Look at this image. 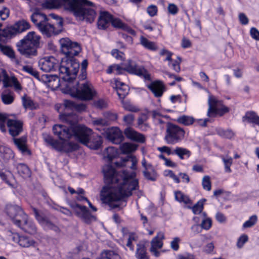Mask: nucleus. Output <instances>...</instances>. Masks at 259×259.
<instances>
[{
    "instance_id": "28",
    "label": "nucleus",
    "mask_w": 259,
    "mask_h": 259,
    "mask_svg": "<svg viewBox=\"0 0 259 259\" xmlns=\"http://www.w3.org/2000/svg\"><path fill=\"white\" fill-rule=\"evenodd\" d=\"M22 103L23 107L27 109L31 110H36L39 108V104L34 102L30 97L26 94H24L22 97Z\"/></svg>"
},
{
    "instance_id": "29",
    "label": "nucleus",
    "mask_w": 259,
    "mask_h": 259,
    "mask_svg": "<svg viewBox=\"0 0 259 259\" xmlns=\"http://www.w3.org/2000/svg\"><path fill=\"white\" fill-rule=\"evenodd\" d=\"M242 121L259 126V116L253 111H247L242 117Z\"/></svg>"
},
{
    "instance_id": "46",
    "label": "nucleus",
    "mask_w": 259,
    "mask_h": 259,
    "mask_svg": "<svg viewBox=\"0 0 259 259\" xmlns=\"http://www.w3.org/2000/svg\"><path fill=\"white\" fill-rule=\"evenodd\" d=\"M1 99L5 105H10L14 102L15 97L14 94L11 92L3 93L1 95Z\"/></svg>"
},
{
    "instance_id": "32",
    "label": "nucleus",
    "mask_w": 259,
    "mask_h": 259,
    "mask_svg": "<svg viewBox=\"0 0 259 259\" xmlns=\"http://www.w3.org/2000/svg\"><path fill=\"white\" fill-rule=\"evenodd\" d=\"M13 240L17 242L20 246L23 247H29L33 245L35 243L33 240H30L28 237L23 236H21L18 234H16L13 237Z\"/></svg>"
},
{
    "instance_id": "1",
    "label": "nucleus",
    "mask_w": 259,
    "mask_h": 259,
    "mask_svg": "<svg viewBox=\"0 0 259 259\" xmlns=\"http://www.w3.org/2000/svg\"><path fill=\"white\" fill-rule=\"evenodd\" d=\"M122 182L118 183L116 187L104 186L100 192L101 200L112 209L118 208L119 204L114 202L121 201L133 195V191L139 188V180L136 179V172L129 173L126 170L122 171Z\"/></svg>"
},
{
    "instance_id": "55",
    "label": "nucleus",
    "mask_w": 259,
    "mask_h": 259,
    "mask_svg": "<svg viewBox=\"0 0 259 259\" xmlns=\"http://www.w3.org/2000/svg\"><path fill=\"white\" fill-rule=\"evenodd\" d=\"M143 175L145 178L148 180L155 181L156 180V174L155 170L153 169L152 172H150L148 169H145L143 171Z\"/></svg>"
},
{
    "instance_id": "5",
    "label": "nucleus",
    "mask_w": 259,
    "mask_h": 259,
    "mask_svg": "<svg viewBox=\"0 0 259 259\" xmlns=\"http://www.w3.org/2000/svg\"><path fill=\"white\" fill-rule=\"evenodd\" d=\"M51 16L57 21L56 24L49 23L47 16L40 13L38 10L35 11L31 16V21L37 26L41 33L48 37L58 35L63 29V19L54 14H51Z\"/></svg>"
},
{
    "instance_id": "35",
    "label": "nucleus",
    "mask_w": 259,
    "mask_h": 259,
    "mask_svg": "<svg viewBox=\"0 0 259 259\" xmlns=\"http://www.w3.org/2000/svg\"><path fill=\"white\" fill-rule=\"evenodd\" d=\"M164 239V234L162 232L157 233L156 236L154 237L151 242V247L154 248L160 249L162 247L163 243L162 240Z\"/></svg>"
},
{
    "instance_id": "48",
    "label": "nucleus",
    "mask_w": 259,
    "mask_h": 259,
    "mask_svg": "<svg viewBox=\"0 0 259 259\" xmlns=\"http://www.w3.org/2000/svg\"><path fill=\"white\" fill-rule=\"evenodd\" d=\"M122 107L124 109L127 111L132 112H138L140 111V109L129 101H124L122 100Z\"/></svg>"
},
{
    "instance_id": "45",
    "label": "nucleus",
    "mask_w": 259,
    "mask_h": 259,
    "mask_svg": "<svg viewBox=\"0 0 259 259\" xmlns=\"http://www.w3.org/2000/svg\"><path fill=\"white\" fill-rule=\"evenodd\" d=\"M206 201L205 199L199 200L193 206L190 207L192 212L195 214L201 213L204 208V202Z\"/></svg>"
},
{
    "instance_id": "16",
    "label": "nucleus",
    "mask_w": 259,
    "mask_h": 259,
    "mask_svg": "<svg viewBox=\"0 0 259 259\" xmlns=\"http://www.w3.org/2000/svg\"><path fill=\"white\" fill-rule=\"evenodd\" d=\"M104 133L106 139L113 144H120L124 140L123 133L118 127L107 128Z\"/></svg>"
},
{
    "instance_id": "12",
    "label": "nucleus",
    "mask_w": 259,
    "mask_h": 259,
    "mask_svg": "<svg viewBox=\"0 0 259 259\" xmlns=\"http://www.w3.org/2000/svg\"><path fill=\"white\" fill-rule=\"evenodd\" d=\"M30 28L29 23L23 19L15 22L13 25L7 27L3 29V35L5 38H11L17 34L22 33Z\"/></svg>"
},
{
    "instance_id": "19",
    "label": "nucleus",
    "mask_w": 259,
    "mask_h": 259,
    "mask_svg": "<svg viewBox=\"0 0 259 259\" xmlns=\"http://www.w3.org/2000/svg\"><path fill=\"white\" fill-rule=\"evenodd\" d=\"M123 133L129 140L139 143L143 144L146 142V137L143 134L139 133L132 127H127L124 129Z\"/></svg>"
},
{
    "instance_id": "59",
    "label": "nucleus",
    "mask_w": 259,
    "mask_h": 259,
    "mask_svg": "<svg viewBox=\"0 0 259 259\" xmlns=\"http://www.w3.org/2000/svg\"><path fill=\"white\" fill-rule=\"evenodd\" d=\"M8 116L6 113L0 112V130L3 132H6V123L7 122Z\"/></svg>"
},
{
    "instance_id": "44",
    "label": "nucleus",
    "mask_w": 259,
    "mask_h": 259,
    "mask_svg": "<svg viewBox=\"0 0 259 259\" xmlns=\"http://www.w3.org/2000/svg\"><path fill=\"white\" fill-rule=\"evenodd\" d=\"M13 176L12 172L10 170H8L5 168L0 167V178L3 182L11 186L9 178Z\"/></svg>"
},
{
    "instance_id": "38",
    "label": "nucleus",
    "mask_w": 259,
    "mask_h": 259,
    "mask_svg": "<svg viewBox=\"0 0 259 259\" xmlns=\"http://www.w3.org/2000/svg\"><path fill=\"white\" fill-rule=\"evenodd\" d=\"M13 151L10 148L3 146L0 148V157L5 161H9L14 157Z\"/></svg>"
},
{
    "instance_id": "20",
    "label": "nucleus",
    "mask_w": 259,
    "mask_h": 259,
    "mask_svg": "<svg viewBox=\"0 0 259 259\" xmlns=\"http://www.w3.org/2000/svg\"><path fill=\"white\" fill-rule=\"evenodd\" d=\"M7 125L9 134L13 137L18 136L23 131V123L21 120L8 119Z\"/></svg>"
},
{
    "instance_id": "51",
    "label": "nucleus",
    "mask_w": 259,
    "mask_h": 259,
    "mask_svg": "<svg viewBox=\"0 0 259 259\" xmlns=\"http://www.w3.org/2000/svg\"><path fill=\"white\" fill-rule=\"evenodd\" d=\"M135 116L133 114H127L123 117V122L127 127H131L134 123Z\"/></svg>"
},
{
    "instance_id": "39",
    "label": "nucleus",
    "mask_w": 259,
    "mask_h": 259,
    "mask_svg": "<svg viewBox=\"0 0 259 259\" xmlns=\"http://www.w3.org/2000/svg\"><path fill=\"white\" fill-rule=\"evenodd\" d=\"M105 158H107L108 161L112 162L113 159L117 158L119 155L118 150L113 147H108L106 148L104 153Z\"/></svg>"
},
{
    "instance_id": "23",
    "label": "nucleus",
    "mask_w": 259,
    "mask_h": 259,
    "mask_svg": "<svg viewBox=\"0 0 259 259\" xmlns=\"http://www.w3.org/2000/svg\"><path fill=\"white\" fill-rule=\"evenodd\" d=\"M128 162H132V165L130 166L131 169L133 170L137 169V158L135 156L132 155H127L124 158H121L119 161L114 162V165L118 168L125 167L127 165Z\"/></svg>"
},
{
    "instance_id": "24",
    "label": "nucleus",
    "mask_w": 259,
    "mask_h": 259,
    "mask_svg": "<svg viewBox=\"0 0 259 259\" xmlns=\"http://www.w3.org/2000/svg\"><path fill=\"white\" fill-rule=\"evenodd\" d=\"M111 23L114 28L121 29L133 36H135L137 34L136 31L134 29L127 24L123 22L119 18H114L113 17Z\"/></svg>"
},
{
    "instance_id": "25",
    "label": "nucleus",
    "mask_w": 259,
    "mask_h": 259,
    "mask_svg": "<svg viewBox=\"0 0 259 259\" xmlns=\"http://www.w3.org/2000/svg\"><path fill=\"white\" fill-rule=\"evenodd\" d=\"M14 142L23 155L28 156L31 155V151L27 146V141L25 137H21L19 138H14Z\"/></svg>"
},
{
    "instance_id": "49",
    "label": "nucleus",
    "mask_w": 259,
    "mask_h": 259,
    "mask_svg": "<svg viewBox=\"0 0 259 259\" xmlns=\"http://www.w3.org/2000/svg\"><path fill=\"white\" fill-rule=\"evenodd\" d=\"M22 70L29 73L37 79L39 78V74L38 72L32 66L29 65L24 66L23 67Z\"/></svg>"
},
{
    "instance_id": "3",
    "label": "nucleus",
    "mask_w": 259,
    "mask_h": 259,
    "mask_svg": "<svg viewBox=\"0 0 259 259\" xmlns=\"http://www.w3.org/2000/svg\"><path fill=\"white\" fill-rule=\"evenodd\" d=\"M46 4L50 8H63L75 17L89 23L94 21L97 14L95 5L88 0H47Z\"/></svg>"
},
{
    "instance_id": "53",
    "label": "nucleus",
    "mask_w": 259,
    "mask_h": 259,
    "mask_svg": "<svg viewBox=\"0 0 259 259\" xmlns=\"http://www.w3.org/2000/svg\"><path fill=\"white\" fill-rule=\"evenodd\" d=\"M179 61L173 60L172 61L168 63V66L175 71L179 73L181 71L180 64L181 62V58H178Z\"/></svg>"
},
{
    "instance_id": "4",
    "label": "nucleus",
    "mask_w": 259,
    "mask_h": 259,
    "mask_svg": "<svg viewBox=\"0 0 259 259\" xmlns=\"http://www.w3.org/2000/svg\"><path fill=\"white\" fill-rule=\"evenodd\" d=\"M72 116V113H61L60 115V120L70 123L71 126L69 127L62 124H55L53 127V134L60 140L63 141L70 139L72 136H74L79 142L85 145L88 143L93 131L84 125L72 124L71 119Z\"/></svg>"
},
{
    "instance_id": "7",
    "label": "nucleus",
    "mask_w": 259,
    "mask_h": 259,
    "mask_svg": "<svg viewBox=\"0 0 259 259\" xmlns=\"http://www.w3.org/2000/svg\"><path fill=\"white\" fill-rule=\"evenodd\" d=\"M40 36L34 31L29 32L24 37L17 43V50L27 58L37 55V49L40 47Z\"/></svg>"
},
{
    "instance_id": "64",
    "label": "nucleus",
    "mask_w": 259,
    "mask_h": 259,
    "mask_svg": "<svg viewBox=\"0 0 259 259\" xmlns=\"http://www.w3.org/2000/svg\"><path fill=\"white\" fill-rule=\"evenodd\" d=\"M179 9L178 6L173 3H169L167 7V11L169 14L176 15L179 12Z\"/></svg>"
},
{
    "instance_id": "61",
    "label": "nucleus",
    "mask_w": 259,
    "mask_h": 259,
    "mask_svg": "<svg viewBox=\"0 0 259 259\" xmlns=\"http://www.w3.org/2000/svg\"><path fill=\"white\" fill-rule=\"evenodd\" d=\"M200 225L202 230H208L212 226V220L209 218L204 219Z\"/></svg>"
},
{
    "instance_id": "22",
    "label": "nucleus",
    "mask_w": 259,
    "mask_h": 259,
    "mask_svg": "<svg viewBox=\"0 0 259 259\" xmlns=\"http://www.w3.org/2000/svg\"><path fill=\"white\" fill-rule=\"evenodd\" d=\"M114 82L115 84L114 88L117 92L119 98L121 100H124L129 93V87L125 83L121 81L119 78H115Z\"/></svg>"
},
{
    "instance_id": "56",
    "label": "nucleus",
    "mask_w": 259,
    "mask_h": 259,
    "mask_svg": "<svg viewBox=\"0 0 259 259\" xmlns=\"http://www.w3.org/2000/svg\"><path fill=\"white\" fill-rule=\"evenodd\" d=\"M33 213L34 214L35 218L39 223H45L46 221H48L47 219L44 217L43 215L40 214L38 210L35 207H32Z\"/></svg>"
},
{
    "instance_id": "34",
    "label": "nucleus",
    "mask_w": 259,
    "mask_h": 259,
    "mask_svg": "<svg viewBox=\"0 0 259 259\" xmlns=\"http://www.w3.org/2000/svg\"><path fill=\"white\" fill-rule=\"evenodd\" d=\"M140 43L145 49L151 51H156L158 49V47L155 42L149 40L143 35H141L140 37Z\"/></svg>"
},
{
    "instance_id": "57",
    "label": "nucleus",
    "mask_w": 259,
    "mask_h": 259,
    "mask_svg": "<svg viewBox=\"0 0 259 259\" xmlns=\"http://www.w3.org/2000/svg\"><path fill=\"white\" fill-rule=\"evenodd\" d=\"M202 185L203 188L207 191H210L211 188V183L210 178L208 176H205L203 178Z\"/></svg>"
},
{
    "instance_id": "11",
    "label": "nucleus",
    "mask_w": 259,
    "mask_h": 259,
    "mask_svg": "<svg viewBox=\"0 0 259 259\" xmlns=\"http://www.w3.org/2000/svg\"><path fill=\"white\" fill-rule=\"evenodd\" d=\"M229 111V108L224 105L223 101L217 100L214 97L209 99L207 112L208 117L215 118L218 116L222 117Z\"/></svg>"
},
{
    "instance_id": "10",
    "label": "nucleus",
    "mask_w": 259,
    "mask_h": 259,
    "mask_svg": "<svg viewBox=\"0 0 259 259\" xmlns=\"http://www.w3.org/2000/svg\"><path fill=\"white\" fill-rule=\"evenodd\" d=\"M69 139H66L64 141L55 139L52 136L47 135L45 138V141L49 146H51L53 149L57 151L65 153H70L77 150L79 146L78 144L72 142L66 141Z\"/></svg>"
},
{
    "instance_id": "60",
    "label": "nucleus",
    "mask_w": 259,
    "mask_h": 259,
    "mask_svg": "<svg viewBox=\"0 0 259 259\" xmlns=\"http://www.w3.org/2000/svg\"><path fill=\"white\" fill-rule=\"evenodd\" d=\"M94 106L99 109H103L107 107V103L102 99L95 100L93 103Z\"/></svg>"
},
{
    "instance_id": "58",
    "label": "nucleus",
    "mask_w": 259,
    "mask_h": 259,
    "mask_svg": "<svg viewBox=\"0 0 259 259\" xmlns=\"http://www.w3.org/2000/svg\"><path fill=\"white\" fill-rule=\"evenodd\" d=\"M257 221V217L256 215L251 216L249 219L245 221L243 224V227L245 228H250L254 225Z\"/></svg>"
},
{
    "instance_id": "31",
    "label": "nucleus",
    "mask_w": 259,
    "mask_h": 259,
    "mask_svg": "<svg viewBox=\"0 0 259 259\" xmlns=\"http://www.w3.org/2000/svg\"><path fill=\"white\" fill-rule=\"evenodd\" d=\"M215 132L220 137L228 140H232L234 139L236 136L235 132L231 128L225 129L224 128L219 127L215 128Z\"/></svg>"
},
{
    "instance_id": "30",
    "label": "nucleus",
    "mask_w": 259,
    "mask_h": 259,
    "mask_svg": "<svg viewBox=\"0 0 259 259\" xmlns=\"http://www.w3.org/2000/svg\"><path fill=\"white\" fill-rule=\"evenodd\" d=\"M18 174L24 179L30 178L31 171L28 166L22 163H19L15 166Z\"/></svg>"
},
{
    "instance_id": "14",
    "label": "nucleus",
    "mask_w": 259,
    "mask_h": 259,
    "mask_svg": "<svg viewBox=\"0 0 259 259\" xmlns=\"http://www.w3.org/2000/svg\"><path fill=\"white\" fill-rule=\"evenodd\" d=\"M71 207L75 210V215L85 223L90 224L92 222L96 221V217L91 213L85 206L75 203L72 204Z\"/></svg>"
},
{
    "instance_id": "17",
    "label": "nucleus",
    "mask_w": 259,
    "mask_h": 259,
    "mask_svg": "<svg viewBox=\"0 0 259 259\" xmlns=\"http://www.w3.org/2000/svg\"><path fill=\"white\" fill-rule=\"evenodd\" d=\"M146 84V87L153 94L155 98H161L166 91V87L164 82L159 79L151 81Z\"/></svg>"
},
{
    "instance_id": "36",
    "label": "nucleus",
    "mask_w": 259,
    "mask_h": 259,
    "mask_svg": "<svg viewBox=\"0 0 259 259\" xmlns=\"http://www.w3.org/2000/svg\"><path fill=\"white\" fill-rule=\"evenodd\" d=\"M174 155H177L181 160L189 158L191 155V152L189 149L181 147H176L174 150Z\"/></svg>"
},
{
    "instance_id": "62",
    "label": "nucleus",
    "mask_w": 259,
    "mask_h": 259,
    "mask_svg": "<svg viewBox=\"0 0 259 259\" xmlns=\"http://www.w3.org/2000/svg\"><path fill=\"white\" fill-rule=\"evenodd\" d=\"M248 240V237L246 234H242L238 239L237 246L238 248H242L244 244Z\"/></svg>"
},
{
    "instance_id": "41",
    "label": "nucleus",
    "mask_w": 259,
    "mask_h": 259,
    "mask_svg": "<svg viewBox=\"0 0 259 259\" xmlns=\"http://www.w3.org/2000/svg\"><path fill=\"white\" fill-rule=\"evenodd\" d=\"M175 198L177 201L180 203H184L186 204L192 203L190 198L180 191H177L175 192Z\"/></svg>"
},
{
    "instance_id": "37",
    "label": "nucleus",
    "mask_w": 259,
    "mask_h": 259,
    "mask_svg": "<svg viewBox=\"0 0 259 259\" xmlns=\"http://www.w3.org/2000/svg\"><path fill=\"white\" fill-rule=\"evenodd\" d=\"M137 246V247L135 254L137 259H149L145 244L140 243Z\"/></svg>"
},
{
    "instance_id": "6",
    "label": "nucleus",
    "mask_w": 259,
    "mask_h": 259,
    "mask_svg": "<svg viewBox=\"0 0 259 259\" xmlns=\"http://www.w3.org/2000/svg\"><path fill=\"white\" fill-rule=\"evenodd\" d=\"M125 72L130 75L142 78L145 81L151 80V74L148 70L132 59H127L125 62L121 64H112L106 70L107 73H114L116 75L124 74Z\"/></svg>"
},
{
    "instance_id": "18",
    "label": "nucleus",
    "mask_w": 259,
    "mask_h": 259,
    "mask_svg": "<svg viewBox=\"0 0 259 259\" xmlns=\"http://www.w3.org/2000/svg\"><path fill=\"white\" fill-rule=\"evenodd\" d=\"M38 65L40 69L46 72L54 71L58 67L57 60L53 56L41 58L39 60Z\"/></svg>"
},
{
    "instance_id": "33",
    "label": "nucleus",
    "mask_w": 259,
    "mask_h": 259,
    "mask_svg": "<svg viewBox=\"0 0 259 259\" xmlns=\"http://www.w3.org/2000/svg\"><path fill=\"white\" fill-rule=\"evenodd\" d=\"M0 51L12 61L17 60L15 52L11 46L0 43Z\"/></svg>"
},
{
    "instance_id": "26",
    "label": "nucleus",
    "mask_w": 259,
    "mask_h": 259,
    "mask_svg": "<svg viewBox=\"0 0 259 259\" xmlns=\"http://www.w3.org/2000/svg\"><path fill=\"white\" fill-rule=\"evenodd\" d=\"M102 143L103 141L101 136L92 133L89 138L88 143H86L85 145L91 149L97 150L101 147Z\"/></svg>"
},
{
    "instance_id": "54",
    "label": "nucleus",
    "mask_w": 259,
    "mask_h": 259,
    "mask_svg": "<svg viewBox=\"0 0 259 259\" xmlns=\"http://www.w3.org/2000/svg\"><path fill=\"white\" fill-rule=\"evenodd\" d=\"M111 54L118 60L124 61L125 59L124 53L119 51L118 49H113L111 52Z\"/></svg>"
},
{
    "instance_id": "43",
    "label": "nucleus",
    "mask_w": 259,
    "mask_h": 259,
    "mask_svg": "<svg viewBox=\"0 0 259 259\" xmlns=\"http://www.w3.org/2000/svg\"><path fill=\"white\" fill-rule=\"evenodd\" d=\"M177 121L180 124L185 126H189L195 122V119L193 117L184 115L180 116Z\"/></svg>"
},
{
    "instance_id": "21",
    "label": "nucleus",
    "mask_w": 259,
    "mask_h": 259,
    "mask_svg": "<svg viewBox=\"0 0 259 259\" xmlns=\"http://www.w3.org/2000/svg\"><path fill=\"white\" fill-rule=\"evenodd\" d=\"M21 220L20 225L17 226V227L30 234H33L36 232L37 229L35 224L29 220L26 213L21 218Z\"/></svg>"
},
{
    "instance_id": "15",
    "label": "nucleus",
    "mask_w": 259,
    "mask_h": 259,
    "mask_svg": "<svg viewBox=\"0 0 259 259\" xmlns=\"http://www.w3.org/2000/svg\"><path fill=\"white\" fill-rule=\"evenodd\" d=\"M5 211L16 226L20 225L21 218L26 213L21 207L11 204L6 205Z\"/></svg>"
},
{
    "instance_id": "63",
    "label": "nucleus",
    "mask_w": 259,
    "mask_h": 259,
    "mask_svg": "<svg viewBox=\"0 0 259 259\" xmlns=\"http://www.w3.org/2000/svg\"><path fill=\"white\" fill-rule=\"evenodd\" d=\"M147 13L150 17H154L157 15L158 8L156 5H150L147 8Z\"/></svg>"
},
{
    "instance_id": "13",
    "label": "nucleus",
    "mask_w": 259,
    "mask_h": 259,
    "mask_svg": "<svg viewBox=\"0 0 259 259\" xmlns=\"http://www.w3.org/2000/svg\"><path fill=\"white\" fill-rule=\"evenodd\" d=\"M102 171L106 186H111V185L116 184L118 185L121 177L114 167L111 165H106L103 166Z\"/></svg>"
},
{
    "instance_id": "27",
    "label": "nucleus",
    "mask_w": 259,
    "mask_h": 259,
    "mask_svg": "<svg viewBox=\"0 0 259 259\" xmlns=\"http://www.w3.org/2000/svg\"><path fill=\"white\" fill-rule=\"evenodd\" d=\"M4 87L5 88L14 87L16 91L22 90V86L17 78L15 76L9 77L7 74H5L3 80Z\"/></svg>"
},
{
    "instance_id": "8",
    "label": "nucleus",
    "mask_w": 259,
    "mask_h": 259,
    "mask_svg": "<svg viewBox=\"0 0 259 259\" xmlns=\"http://www.w3.org/2000/svg\"><path fill=\"white\" fill-rule=\"evenodd\" d=\"M69 91L72 97L83 101L92 100L96 94L93 86L89 81H77L74 87L69 88Z\"/></svg>"
},
{
    "instance_id": "47",
    "label": "nucleus",
    "mask_w": 259,
    "mask_h": 259,
    "mask_svg": "<svg viewBox=\"0 0 259 259\" xmlns=\"http://www.w3.org/2000/svg\"><path fill=\"white\" fill-rule=\"evenodd\" d=\"M148 118V115L146 114L142 113L138 117L137 121V124L138 127L143 131L146 130L147 127H148L147 123H145Z\"/></svg>"
},
{
    "instance_id": "40",
    "label": "nucleus",
    "mask_w": 259,
    "mask_h": 259,
    "mask_svg": "<svg viewBox=\"0 0 259 259\" xmlns=\"http://www.w3.org/2000/svg\"><path fill=\"white\" fill-rule=\"evenodd\" d=\"M138 148V145L131 143H124L120 146V149L123 154H130L135 152Z\"/></svg>"
},
{
    "instance_id": "2",
    "label": "nucleus",
    "mask_w": 259,
    "mask_h": 259,
    "mask_svg": "<svg viewBox=\"0 0 259 259\" xmlns=\"http://www.w3.org/2000/svg\"><path fill=\"white\" fill-rule=\"evenodd\" d=\"M61 51L65 55L62 59L59 68L61 78L68 83L72 82L76 78L79 68V63L75 57L81 51L79 44L73 42L68 38L60 40Z\"/></svg>"
},
{
    "instance_id": "52",
    "label": "nucleus",
    "mask_w": 259,
    "mask_h": 259,
    "mask_svg": "<svg viewBox=\"0 0 259 259\" xmlns=\"http://www.w3.org/2000/svg\"><path fill=\"white\" fill-rule=\"evenodd\" d=\"M103 116L109 123L110 121H115L118 119L117 114L110 111L105 112Z\"/></svg>"
},
{
    "instance_id": "9",
    "label": "nucleus",
    "mask_w": 259,
    "mask_h": 259,
    "mask_svg": "<svg viewBox=\"0 0 259 259\" xmlns=\"http://www.w3.org/2000/svg\"><path fill=\"white\" fill-rule=\"evenodd\" d=\"M185 131L183 128L172 122L166 124L164 140L168 145L181 143L184 139Z\"/></svg>"
},
{
    "instance_id": "50",
    "label": "nucleus",
    "mask_w": 259,
    "mask_h": 259,
    "mask_svg": "<svg viewBox=\"0 0 259 259\" xmlns=\"http://www.w3.org/2000/svg\"><path fill=\"white\" fill-rule=\"evenodd\" d=\"M222 159L224 164L225 171L227 173H231L232 172L231 166L233 163V158L230 157L226 159L223 156H222Z\"/></svg>"
},
{
    "instance_id": "42",
    "label": "nucleus",
    "mask_w": 259,
    "mask_h": 259,
    "mask_svg": "<svg viewBox=\"0 0 259 259\" xmlns=\"http://www.w3.org/2000/svg\"><path fill=\"white\" fill-rule=\"evenodd\" d=\"M101 259H120V256L116 252L111 250H104L101 253Z\"/></svg>"
}]
</instances>
